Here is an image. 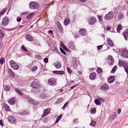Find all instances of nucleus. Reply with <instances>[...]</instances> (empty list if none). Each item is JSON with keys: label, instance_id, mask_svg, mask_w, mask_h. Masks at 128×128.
I'll return each mask as SVG.
<instances>
[{"label": "nucleus", "instance_id": "de8ad7c7", "mask_svg": "<svg viewBox=\"0 0 128 128\" xmlns=\"http://www.w3.org/2000/svg\"><path fill=\"white\" fill-rule=\"evenodd\" d=\"M35 57L38 59L40 60L42 59L41 56L39 55H36L35 56Z\"/></svg>", "mask_w": 128, "mask_h": 128}, {"label": "nucleus", "instance_id": "4be33fe9", "mask_svg": "<svg viewBox=\"0 0 128 128\" xmlns=\"http://www.w3.org/2000/svg\"><path fill=\"white\" fill-rule=\"evenodd\" d=\"M54 74H64V72L63 71L55 70L52 71Z\"/></svg>", "mask_w": 128, "mask_h": 128}, {"label": "nucleus", "instance_id": "f03ea898", "mask_svg": "<svg viewBox=\"0 0 128 128\" xmlns=\"http://www.w3.org/2000/svg\"><path fill=\"white\" fill-rule=\"evenodd\" d=\"M114 16V12L111 11L106 14L104 17V18L106 20H108L112 19Z\"/></svg>", "mask_w": 128, "mask_h": 128}, {"label": "nucleus", "instance_id": "bf43d9fd", "mask_svg": "<svg viewBox=\"0 0 128 128\" xmlns=\"http://www.w3.org/2000/svg\"><path fill=\"white\" fill-rule=\"evenodd\" d=\"M0 124L2 126H4V123L3 122L2 120H0Z\"/></svg>", "mask_w": 128, "mask_h": 128}, {"label": "nucleus", "instance_id": "58836bf2", "mask_svg": "<svg viewBox=\"0 0 128 128\" xmlns=\"http://www.w3.org/2000/svg\"><path fill=\"white\" fill-rule=\"evenodd\" d=\"M124 14H123L120 13L119 15L118 19L119 20H120L122 18H124Z\"/></svg>", "mask_w": 128, "mask_h": 128}, {"label": "nucleus", "instance_id": "69168bd1", "mask_svg": "<svg viewBox=\"0 0 128 128\" xmlns=\"http://www.w3.org/2000/svg\"><path fill=\"white\" fill-rule=\"evenodd\" d=\"M74 123L75 124H77L78 123V122L76 119L75 120H74Z\"/></svg>", "mask_w": 128, "mask_h": 128}, {"label": "nucleus", "instance_id": "4468645a", "mask_svg": "<svg viewBox=\"0 0 128 128\" xmlns=\"http://www.w3.org/2000/svg\"><path fill=\"white\" fill-rule=\"evenodd\" d=\"M108 88V85L107 84H104L100 87V89L104 91L107 90Z\"/></svg>", "mask_w": 128, "mask_h": 128}, {"label": "nucleus", "instance_id": "e2e57ef3", "mask_svg": "<svg viewBox=\"0 0 128 128\" xmlns=\"http://www.w3.org/2000/svg\"><path fill=\"white\" fill-rule=\"evenodd\" d=\"M77 85H78L77 84H76L75 86H71L70 87L71 89L72 90V89H73Z\"/></svg>", "mask_w": 128, "mask_h": 128}, {"label": "nucleus", "instance_id": "603ef678", "mask_svg": "<svg viewBox=\"0 0 128 128\" xmlns=\"http://www.w3.org/2000/svg\"><path fill=\"white\" fill-rule=\"evenodd\" d=\"M98 17L99 20L101 22L102 21V16H98Z\"/></svg>", "mask_w": 128, "mask_h": 128}, {"label": "nucleus", "instance_id": "0e129e2a", "mask_svg": "<svg viewBox=\"0 0 128 128\" xmlns=\"http://www.w3.org/2000/svg\"><path fill=\"white\" fill-rule=\"evenodd\" d=\"M60 44L62 48H63L65 46L64 44L62 42H60Z\"/></svg>", "mask_w": 128, "mask_h": 128}, {"label": "nucleus", "instance_id": "1a4fd4ad", "mask_svg": "<svg viewBox=\"0 0 128 128\" xmlns=\"http://www.w3.org/2000/svg\"><path fill=\"white\" fill-rule=\"evenodd\" d=\"M7 119L9 122L11 123L15 124L16 122L15 118L14 117L12 116H10Z\"/></svg>", "mask_w": 128, "mask_h": 128}, {"label": "nucleus", "instance_id": "09e8293b", "mask_svg": "<svg viewBox=\"0 0 128 128\" xmlns=\"http://www.w3.org/2000/svg\"><path fill=\"white\" fill-rule=\"evenodd\" d=\"M63 100V99L62 98H58L57 100L58 102V103L59 104Z\"/></svg>", "mask_w": 128, "mask_h": 128}, {"label": "nucleus", "instance_id": "f8f14e48", "mask_svg": "<svg viewBox=\"0 0 128 128\" xmlns=\"http://www.w3.org/2000/svg\"><path fill=\"white\" fill-rule=\"evenodd\" d=\"M50 110L49 108H47L44 110L43 113L41 117H44L47 115L50 112Z\"/></svg>", "mask_w": 128, "mask_h": 128}, {"label": "nucleus", "instance_id": "39448f33", "mask_svg": "<svg viewBox=\"0 0 128 128\" xmlns=\"http://www.w3.org/2000/svg\"><path fill=\"white\" fill-rule=\"evenodd\" d=\"M96 21V19L95 17L92 16L89 18L88 22L90 25H93L94 24Z\"/></svg>", "mask_w": 128, "mask_h": 128}, {"label": "nucleus", "instance_id": "3c124183", "mask_svg": "<svg viewBox=\"0 0 128 128\" xmlns=\"http://www.w3.org/2000/svg\"><path fill=\"white\" fill-rule=\"evenodd\" d=\"M21 48L22 50H24L25 51H26V52L28 51V50L24 46H22V47Z\"/></svg>", "mask_w": 128, "mask_h": 128}, {"label": "nucleus", "instance_id": "37998d69", "mask_svg": "<svg viewBox=\"0 0 128 128\" xmlns=\"http://www.w3.org/2000/svg\"><path fill=\"white\" fill-rule=\"evenodd\" d=\"M116 69V66H115L114 67L112 68V70H111V72L112 73H114V72Z\"/></svg>", "mask_w": 128, "mask_h": 128}, {"label": "nucleus", "instance_id": "13d9d810", "mask_svg": "<svg viewBox=\"0 0 128 128\" xmlns=\"http://www.w3.org/2000/svg\"><path fill=\"white\" fill-rule=\"evenodd\" d=\"M21 18L20 17H17V20L18 22H20L21 20Z\"/></svg>", "mask_w": 128, "mask_h": 128}, {"label": "nucleus", "instance_id": "bb28decb", "mask_svg": "<svg viewBox=\"0 0 128 128\" xmlns=\"http://www.w3.org/2000/svg\"><path fill=\"white\" fill-rule=\"evenodd\" d=\"M8 72L12 77L13 78L14 77V74L11 70L10 69H9Z\"/></svg>", "mask_w": 128, "mask_h": 128}, {"label": "nucleus", "instance_id": "c9c22d12", "mask_svg": "<svg viewBox=\"0 0 128 128\" xmlns=\"http://www.w3.org/2000/svg\"><path fill=\"white\" fill-rule=\"evenodd\" d=\"M5 88L4 90L5 91H8L10 90V87L8 85H6L4 86Z\"/></svg>", "mask_w": 128, "mask_h": 128}, {"label": "nucleus", "instance_id": "a19ab883", "mask_svg": "<svg viewBox=\"0 0 128 128\" xmlns=\"http://www.w3.org/2000/svg\"><path fill=\"white\" fill-rule=\"evenodd\" d=\"M94 102L95 104L97 105H99L100 104V102L99 100L98 99H96L94 100Z\"/></svg>", "mask_w": 128, "mask_h": 128}, {"label": "nucleus", "instance_id": "e433bc0d", "mask_svg": "<svg viewBox=\"0 0 128 128\" xmlns=\"http://www.w3.org/2000/svg\"><path fill=\"white\" fill-rule=\"evenodd\" d=\"M19 114L21 115H25L26 114H28V112L26 111H23L20 113Z\"/></svg>", "mask_w": 128, "mask_h": 128}, {"label": "nucleus", "instance_id": "412c9836", "mask_svg": "<svg viewBox=\"0 0 128 128\" xmlns=\"http://www.w3.org/2000/svg\"><path fill=\"white\" fill-rule=\"evenodd\" d=\"M107 43L110 46L112 47L114 46V44L112 40L110 38L107 40Z\"/></svg>", "mask_w": 128, "mask_h": 128}, {"label": "nucleus", "instance_id": "4c0bfd02", "mask_svg": "<svg viewBox=\"0 0 128 128\" xmlns=\"http://www.w3.org/2000/svg\"><path fill=\"white\" fill-rule=\"evenodd\" d=\"M90 111L91 114H94L96 113V108H91Z\"/></svg>", "mask_w": 128, "mask_h": 128}, {"label": "nucleus", "instance_id": "0eeeda50", "mask_svg": "<svg viewBox=\"0 0 128 128\" xmlns=\"http://www.w3.org/2000/svg\"><path fill=\"white\" fill-rule=\"evenodd\" d=\"M10 63L11 67L14 70H17L19 67V66L13 61H10Z\"/></svg>", "mask_w": 128, "mask_h": 128}, {"label": "nucleus", "instance_id": "9b49d317", "mask_svg": "<svg viewBox=\"0 0 128 128\" xmlns=\"http://www.w3.org/2000/svg\"><path fill=\"white\" fill-rule=\"evenodd\" d=\"M68 46L69 48L72 50H75V46L74 42H70L68 44Z\"/></svg>", "mask_w": 128, "mask_h": 128}, {"label": "nucleus", "instance_id": "b1692460", "mask_svg": "<svg viewBox=\"0 0 128 128\" xmlns=\"http://www.w3.org/2000/svg\"><path fill=\"white\" fill-rule=\"evenodd\" d=\"M123 67L124 68V69L126 72V73L128 74V62H126V63H124V64Z\"/></svg>", "mask_w": 128, "mask_h": 128}, {"label": "nucleus", "instance_id": "f257e3e1", "mask_svg": "<svg viewBox=\"0 0 128 128\" xmlns=\"http://www.w3.org/2000/svg\"><path fill=\"white\" fill-rule=\"evenodd\" d=\"M30 8L31 9H37L40 5L37 2H32L30 3L29 4Z\"/></svg>", "mask_w": 128, "mask_h": 128}, {"label": "nucleus", "instance_id": "6e6552de", "mask_svg": "<svg viewBox=\"0 0 128 128\" xmlns=\"http://www.w3.org/2000/svg\"><path fill=\"white\" fill-rule=\"evenodd\" d=\"M122 56L124 58H128V51L125 48L122 50L121 53Z\"/></svg>", "mask_w": 128, "mask_h": 128}, {"label": "nucleus", "instance_id": "2f4dec72", "mask_svg": "<svg viewBox=\"0 0 128 128\" xmlns=\"http://www.w3.org/2000/svg\"><path fill=\"white\" fill-rule=\"evenodd\" d=\"M15 90L20 95L22 96L23 95V93L19 89L17 88H16L15 89Z\"/></svg>", "mask_w": 128, "mask_h": 128}, {"label": "nucleus", "instance_id": "052dcab7", "mask_svg": "<svg viewBox=\"0 0 128 128\" xmlns=\"http://www.w3.org/2000/svg\"><path fill=\"white\" fill-rule=\"evenodd\" d=\"M4 59L3 58H2L0 60V64H2L4 62Z\"/></svg>", "mask_w": 128, "mask_h": 128}, {"label": "nucleus", "instance_id": "c85d7f7f", "mask_svg": "<svg viewBox=\"0 0 128 128\" xmlns=\"http://www.w3.org/2000/svg\"><path fill=\"white\" fill-rule=\"evenodd\" d=\"M4 106L5 107V110L6 111H9L10 108L9 106L6 104H4Z\"/></svg>", "mask_w": 128, "mask_h": 128}, {"label": "nucleus", "instance_id": "473e14b6", "mask_svg": "<svg viewBox=\"0 0 128 128\" xmlns=\"http://www.w3.org/2000/svg\"><path fill=\"white\" fill-rule=\"evenodd\" d=\"M70 23V20L68 19H66L64 21V24L65 26H67Z\"/></svg>", "mask_w": 128, "mask_h": 128}, {"label": "nucleus", "instance_id": "9d476101", "mask_svg": "<svg viewBox=\"0 0 128 128\" xmlns=\"http://www.w3.org/2000/svg\"><path fill=\"white\" fill-rule=\"evenodd\" d=\"M9 19L6 16L2 20V24L4 26H6L9 22Z\"/></svg>", "mask_w": 128, "mask_h": 128}, {"label": "nucleus", "instance_id": "49530a36", "mask_svg": "<svg viewBox=\"0 0 128 128\" xmlns=\"http://www.w3.org/2000/svg\"><path fill=\"white\" fill-rule=\"evenodd\" d=\"M68 104V102H66L64 104V105L63 107L62 108L64 109L66 106H67Z\"/></svg>", "mask_w": 128, "mask_h": 128}, {"label": "nucleus", "instance_id": "20e7f679", "mask_svg": "<svg viewBox=\"0 0 128 128\" xmlns=\"http://www.w3.org/2000/svg\"><path fill=\"white\" fill-rule=\"evenodd\" d=\"M48 83L50 86H54L56 84V80L54 78L49 79L48 80Z\"/></svg>", "mask_w": 128, "mask_h": 128}, {"label": "nucleus", "instance_id": "a18cd8bd", "mask_svg": "<svg viewBox=\"0 0 128 128\" xmlns=\"http://www.w3.org/2000/svg\"><path fill=\"white\" fill-rule=\"evenodd\" d=\"M38 68V67L36 66H34L33 67L32 69V71L34 72L36 71Z\"/></svg>", "mask_w": 128, "mask_h": 128}, {"label": "nucleus", "instance_id": "6e6d98bb", "mask_svg": "<svg viewBox=\"0 0 128 128\" xmlns=\"http://www.w3.org/2000/svg\"><path fill=\"white\" fill-rule=\"evenodd\" d=\"M103 46V45H101L97 46V49L98 50H100Z\"/></svg>", "mask_w": 128, "mask_h": 128}, {"label": "nucleus", "instance_id": "a878e982", "mask_svg": "<svg viewBox=\"0 0 128 128\" xmlns=\"http://www.w3.org/2000/svg\"><path fill=\"white\" fill-rule=\"evenodd\" d=\"M54 65L55 67L57 68H60L62 66L61 64L59 62L55 63H54Z\"/></svg>", "mask_w": 128, "mask_h": 128}, {"label": "nucleus", "instance_id": "c756f323", "mask_svg": "<svg viewBox=\"0 0 128 128\" xmlns=\"http://www.w3.org/2000/svg\"><path fill=\"white\" fill-rule=\"evenodd\" d=\"M122 27L121 25V24H118L117 28V32H118V33H120V31L122 29Z\"/></svg>", "mask_w": 128, "mask_h": 128}, {"label": "nucleus", "instance_id": "338daca9", "mask_svg": "<svg viewBox=\"0 0 128 128\" xmlns=\"http://www.w3.org/2000/svg\"><path fill=\"white\" fill-rule=\"evenodd\" d=\"M48 33H50L51 34H53V32L52 30H50L48 31Z\"/></svg>", "mask_w": 128, "mask_h": 128}, {"label": "nucleus", "instance_id": "f704fd0d", "mask_svg": "<svg viewBox=\"0 0 128 128\" xmlns=\"http://www.w3.org/2000/svg\"><path fill=\"white\" fill-rule=\"evenodd\" d=\"M34 13H32L30 14L28 16H27L26 18L28 19H30L31 18L34 14Z\"/></svg>", "mask_w": 128, "mask_h": 128}, {"label": "nucleus", "instance_id": "864d4df0", "mask_svg": "<svg viewBox=\"0 0 128 128\" xmlns=\"http://www.w3.org/2000/svg\"><path fill=\"white\" fill-rule=\"evenodd\" d=\"M5 11L6 10L4 9L2 11L0 12V15H2L5 12Z\"/></svg>", "mask_w": 128, "mask_h": 128}, {"label": "nucleus", "instance_id": "c03bdc74", "mask_svg": "<svg viewBox=\"0 0 128 128\" xmlns=\"http://www.w3.org/2000/svg\"><path fill=\"white\" fill-rule=\"evenodd\" d=\"M67 70L68 72L70 74H71L72 72V70L69 67L67 68Z\"/></svg>", "mask_w": 128, "mask_h": 128}, {"label": "nucleus", "instance_id": "423d86ee", "mask_svg": "<svg viewBox=\"0 0 128 128\" xmlns=\"http://www.w3.org/2000/svg\"><path fill=\"white\" fill-rule=\"evenodd\" d=\"M107 60H108V64L109 65L112 66L114 64V59L112 56H108L107 57Z\"/></svg>", "mask_w": 128, "mask_h": 128}, {"label": "nucleus", "instance_id": "cd10ccee", "mask_svg": "<svg viewBox=\"0 0 128 128\" xmlns=\"http://www.w3.org/2000/svg\"><path fill=\"white\" fill-rule=\"evenodd\" d=\"M5 34L4 31L0 29V39L4 37Z\"/></svg>", "mask_w": 128, "mask_h": 128}, {"label": "nucleus", "instance_id": "aec40b11", "mask_svg": "<svg viewBox=\"0 0 128 128\" xmlns=\"http://www.w3.org/2000/svg\"><path fill=\"white\" fill-rule=\"evenodd\" d=\"M123 34L125 39L126 40L128 36V29H127L124 30Z\"/></svg>", "mask_w": 128, "mask_h": 128}, {"label": "nucleus", "instance_id": "5fc2aeb1", "mask_svg": "<svg viewBox=\"0 0 128 128\" xmlns=\"http://www.w3.org/2000/svg\"><path fill=\"white\" fill-rule=\"evenodd\" d=\"M44 62L46 63L48 62V58H46L44 59Z\"/></svg>", "mask_w": 128, "mask_h": 128}, {"label": "nucleus", "instance_id": "7ed1b4c3", "mask_svg": "<svg viewBox=\"0 0 128 128\" xmlns=\"http://www.w3.org/2000/svg\"><path fill=\"white\" fill-rule=\"evenodd\" d=\"M30 86L33 88L40 87L38 80L35 79L30 84Z\"/></svg>", "mask_w": 128, "mask_h": 128}, {"label": "nucleus", "instance_id": "f3484780", "mask_svg": "<svg viewBox=\"0 0 128 128\" xmlns=\"http://www.w3.org/2000/svg\"><path fill=\"white\" fill-rule=\"evenodd\" d=\"M25 38L26 40L32 42L34 40L33 38L30 34H26L25 36Z\"/></svg>", "mask_w": 128, "mask_h": 128}, {"label": "nucleus", "instance_id": "7c9ffc66", "mask_svg": "<svg viewBox=\"0 0 128 128\" xmlns=\"http://www.w3.org/2000/svg\"><path fill=\"white\" fill-rule=\"evenodd\" d=\"M39 98L42 99H46L48 98L47 96L46 95V94H42L40 96Z\"/></svg>", "mask_w": 128, "mask_h": 128}, {"label": "nucleus", "instance_id": "79ce46f5", "mask_svg": "<svg viewBox=\"0 0 128 128\" xmlns=\"http://www.w3.org/2000/svg\"><path fill=\"white\" fill-rule=\"evenodd\" d=\"M102 68H98L97 69V72L98 74H100L102 72Z\"/></svg>", "mask_w": 128, "mask_h": 128}, {"label": "nucleus", "instance_id": "a211bd4d", "mask_svg": "<svg viewBox=\"0 0 128 128\" xmlns=\"http://www.w3.org/2000/svg\"><path fill=\"white\" fill-rule=\"evenodd\" d=\"M115 80V78L114 76H112L108 78V83H112Z\"/></svg>", "mask_w": 128, "mask_h": 128}, {"label": "nucleus", "instance_id": "680f3d73", "mask_svg": "<svg viewBox=\"0 0 128 128\" xmlns=\"http://www.w3.org/2000/svg\"><path fill=\"white\" fill-rule=\"evenodd\" d=\"M74 36L75 38H78L79 36L78 34H75L74 35Z\"/></svg>", "mask_w": 128, "mask_h": 128}, {"label": "nucleus", "instance_id": "4d7b16f0", "mask_svg": "<svg viewBox=\"0 0 128 128\" xmlns=\"http://www.w3.org/2000/svg\"><path fill=\"white\" fill-rule=\"evenodd\" d=\"M99 100L102 102H103L105 101V99L100 98H98Z\"/></svg>", "mask_w": 128, "mask_h": 128}, {"label": "nucleus", "instance_id": "6ab92c4d", "mask_svg": "<svg viewBox=\"0 0 128 128\" xmlns=\"http://www.w3.org/2000/svg\"><path fill=\"white\" fill-rule=\"evenodd\" d=\"M96 73L94 72H92L90 74V75L89 78L90 79L93 80L96 78Z\"/></svg>", "mask_w": 128, "mask_h": 128}, {"label": "nucleus", "instance_id": "dca6fc26", "mask_svg": "<svg viewBox=\"0 0 128 128\" xmlns=\"http://www.w3.org/2000/svg\"><path fill=\"white\" fill-rule=\"evenodd\" d=\"M80 34L82 36H85L87 34L86 31L85 29L82 28L80 29L79 31Z\"/></svg>", "mask_w": 128, "mask_h": 128}, {"label": "nucleus", "instance_id": "72a5a7b5", "mask_svg": "<svg viewBox=\"0 0 128 128\" xmlns=\"http://www.w3.org/2000/svg\"><path fill=\"white\" fill-rule=\"evenodd\" d=\"M62 116V114H61L59 115L57 117L56 120L55 122V123H56L58 122L61 119Z\"/></svg>", "mask_w": 128, "mask_h": 128}, {"label": "nucleus", "instance_id": "5701e85b", "mask_svg": "<svg viewBox=\"0 0 128 128\" xmlns=\"http://www.w3.org/2000/svg\"><path fill=\"white\" fill-rule=\"evenodd\" d=\"M14 98H12L8 100V102L10 104L13 105L14 104L15 100H14Z\"/></svg>", "mask_w": 128, "mask_h": 128}, {"label": "nucleus", "instance_id": "ddd939ff", "mask_svg": "<svg viewBox=\"0 0 128 128\" xmlns=\"http://www.w3.org/2000/svg\"><path fill=\"white\" fill-rule=\"evenodd\" d=\"M40 87H37L32 88L31 90L32 92L34 93H37L40 91Z\"/></svg>", "mask_w": 128, "mask_h": 128}, {"label": "nucleus", "instance_id": "774afa93", "mask_svg": "<svg viewBox=\"0 0 128 128\" xmlns=\"http://www.w3.org/2000/svg\"><path fill=\"white\" fill-rule=\"evenodd\" d=\"M65 48H63L64 49V50L66 51H67L68 50H69L65 46H64Z\"/></svg>", "mask_w": 128, "mask_h": 128}, {"label": "nucleus", "instance_id": "393cba45", "mask_svg": "<svg viewBox=\"0 0 128 128\" xmlns=\"http://www.w3.org/2000/svg\"><path fill=\"white\" fill-rule=\"evenodd\" d=\"M125 61H124L122 60H119L118 64L119 66L120 67L122 66H124V63H126Z\"/></svg>", "mask_w": 128, "mask_h": 128}, {"label": "nucleus", "instance_id": "8fccbe9b", "mask_svg": "<svg viewBox=\"0 0 128 128\" xmlns=\"http://www.w3.org/2000/svg\"><path fill=\"white\" fill-rule=\"evenodd\" d=\"M60 52L62 53L63 54H64V55L66 54V52L64 50H63L62 49L60 48Z\"/></svg>", "mask_w": 128, "mask_h": 128}, {"label": "nucleus", "instance_id": "ea45409f", "mask_svg": "<svg viewBox=\"0 0 128 128\" xmlns=\"http://www.w3.org/2000/svg\"><path fill=\"white\" fill-rule=\"evenodd\" d=\"M96 122L95 121L92 120L91 122L90 123V125L92 127L94 126L96 124Z\"/></svg>", "mask_w": 128, "mask_h": 128}, {"label": "nucleus", "instance_id": "2eb2a0df", "mask_svg": "<svg viewBox=\"0 0 128 128\" xmlns=\"http://www.w3.org/2000/svg\"><path fill=\"white\" fill-rule=\"evenodd\" d=\"M56 24L59 32L61 33L63 31V28L59 22H56Z\"/></svg>", "mask_w": 128, "mask_h": 128}]
</instances>
